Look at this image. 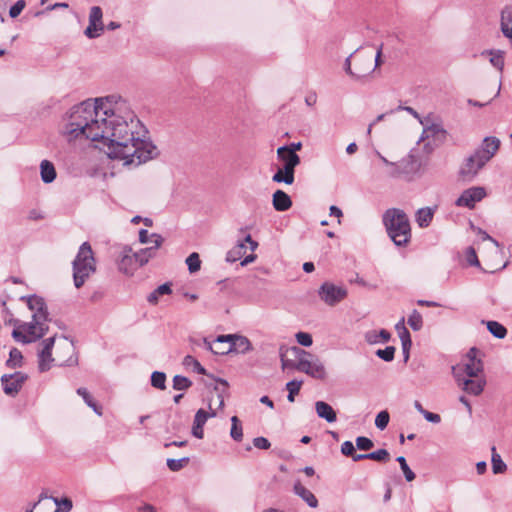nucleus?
I'll list each match as a JSON object with an SVG mask.
<instances>
[{
  "label": "nucleus",
  "mask_w": 512,
  "mask_h": 512,
  "mask_svg": "<svg viewBox=\"0 0 512 512\" xmlns=\"http://www.w3.org/2000/svg\"><path fill=\"white\" fill-rule=\"evenodd\" d=\"M487 329L494 337L498 339H503L507 334L506 328L497 321H488Z\"/></svg>",
  "instance_id": "nucleus-33"
},
{
  "label": "nucleus",
  "mask_w": 512,
  "mask_h": 512,
  "mask_svg": "<svg viewBox=\"0 0 512 512\" xmlns=\"http://www.w3.org/2000/svg\"><path fill=\"white\" fill-rule=\"evenodd\" d=\"M500 147V140L496 137H485L481 145L467 157L460 168V175L472 180L478 172L494 157Z\"/></svg>",
  "instance_id": "nucleus-3"
},
{
  "label": "nucleus",
  "mask_w": 512,
  "mask_h": 512,
  "mask_svg": "<svg viewBox=\"0 0 512 512\" xmlns=\"http://www.w3.org/2000/svg\"><path fill=\"white\" fill-rule=\"evenodd\" d=\"M27 378V375L20 371L12 374H4L1 377V382L5 394L15 396L20 391Z\"/></svg>",
  "instance_id": "nucleus-14"
},
{
  "label": "nucleus",
  "mask_w": 512,
  "mask_h": 512,
  "mask_svg": "<svg viewBox=\"0 0 512 512\" xmlns=\"http://www.w3.org/2000/svg\"><path fill=\"white\" fill-rule=\"evenodd\" d=\"M390 338L391 334L385 329H381L380 331L370 330L365 333V340L369 344L385 343L388 342Z\"/></svg>",
  "instance_id": "nucleus-27"
},
{
  "label": "nucleus",
  "mask_w": 512,
  "mask_h": 512,
  "mask_svg": "<svg viewBox=\"0 0 512 512\" xmlns=\"http://www.w3.org/2000/svg\"><path fill=\"white\" fill-rule=\"evenodd\" d=\"M192 386V381L182 375H175L173 377V389L175 390H187Z\"/></svg>",
  "instance_id": "nucleus-39"
},
{
  "label": "nucleus",
  "mask_w": 512,
  "mask_h": 512,
  "mask_svg": "<svg viewBox=\"0 0 512 512\" xmlns=\"http://www.w3.org/2000/svg\"><path fill=\"white\" fill-rule=\"evenodd\" d=\"M151 385L159 390L166 388V374L160 371H154L151 375Z\"/></svg>",
  "instance_id": "nucleus-37"
},
{
  "label": "nucleus",
  "mask_w": 512,
  "mask_h": 512,
  "mask_svg": "<svg viewBox=\"0 0 512 512\" xmlns=\"http://www.w3.org/2000/svg\"><path fill=\"white\" fill-rule=\"evenodd\" d=\"M290 351V349H285L284 347L280 348V360H281V367L283 370L286 369H295L297 370V362H294L292 360L286 359L285 354Z\"/></svg>",
  "instance_id": "nucleus-45"
},
{
  "label": "nucleus",
  "mask_w": 512,
  "mask_h": 512,
  "mask_svg": "<svg viewBox=\"0 0 512 512\" xmlns=\"http://www.w3.org/2000/svg\"><path fill=\"white\" fill-rule=\"evenodd\" d=\"M192 435L198 439H202L204 437V430L203 427L197 426L196 424H193L192 426Z\"/></svg>",
  "instance_id": "nucleus-63"
},
{
  "label": "nucleus",
  "mask_w": 512,
  "mask_h": 512,
  "mask_svg": "<svg viewBox=\"0 0 512 512\" xmlns=\"http://www.w3.org/2000/svg\"><path fill=\"white\" fill-rule=\"evenodd\" d=\"M40 175L44 183H51L56 179V170L52 162L42 160L40 163Z\"/></svg>",
  "instance_id": "nucleus-26"
},
{
  "label": "nucleus",
  "mask_w": 512,
  "mask_h": 512,
  "mask_svg": "<svg viewBox=\"0 0 512 512\" xmlns=\"http://www.w3.org/2000/svg\"><path fill=\"white\" fill-rule=\"evenodd\" d=\"M399 338L402 343H412L410 333L405 326H402V330L399 331Z\"/></svg>",
  "instance_id": "nucleus-61"
},
{
  "label": "nucleus",
  "mask_w": 512,
  "mask_h": 512,
  "mask_svg": "<svg viewBox=\"0 0 512 512\" xmlns=\"http://www.w3.org/2000/svg\"><path fill=\"white\" fill-rule=\"evenodd\" d=\"M277 158L282 162L283 167L273 175L272 180L277 183L291 185L294 182L295 167L300 164V157L297 153L289 151L286 147L277 149Z\"/></svg>",
  "instance_id": "nucleus-7"
},
{
  "label": "nucleus",
  "mask_w": 512,
  "mask_h": 512,
  "mask_svg": "<svg viewBox=\"0 0 512 512\" xmlns=\"http://www.w3.org/2000/svg\"><path fill=\"white\" fill-rule=\"evenodd\" d=\"M501 29L506 37L512 39V8H506L502 11Z\"/></svg>",
  "instance_id": "nucleus-28"
},
{
  "label": "nucleus",
  "mask_w": 512,
  "mask_h": 512,
  "mask_svg": "<svg viewBox=\"0 0 512 512\" xmlns=\"http://www.w3.org/2000/svg\"><path fill=\"white\" fill-rule=\"evenodd\" d=\"M183 363L186 366H193L194 371H196L198 374H206L205 368L193 356L187 355L184 358Z\"/></svg>",
  "instance_id": "nucleus-47"
},
{
  "label": "nucleus",
  "mask_w": 512,
  "mask_h": 512,
  "mask_svg": "<svg viewBox=\"0 0 512 512\" xmlns=\"http://www.w3.org/2000/svg\"><path fill=\"white\" fill-rule=\"evenodd\" d=\"M230 436L233 440L240 442L243 438V430L240 420L237 416L231 417Z\"/></svg>",
  "instance_id": "nucleus-32"
},
{
  "label": "nucleus",
  "mask_w": 512,
  "mask_h": 512,
  "mask_svg": "<svg viewBox=\"0 0 512 512\" xmlns=\"http://www.w3.org/2000/svg\"><path fill=\"white\" fill-rule=\"evenodd\" d=\"M77 394L81 396L84 402L98 415L102 416V407L99 406L92 396L89 394L86 388L80 387L77 389Z\"/></svg>",
  "instance_id": "nucleus-29"
},
{
  "label": "nucleus",
  "mask_w": 512,
  "mask_h": 512,
  "mask_svg": "<svg viewBox=\"0 0 512 512\" xmlns=\"http://www.w3.org/2000/svg\"><path fill=\"white\" fill-rule=\"evenodd\" d=\"M492 470L494 474L504 473L507 465L503 462L501 456L496 453L495 447L492 448Z\"/></svg>",
  "instance_id": "nucleus-34"
},
{
  "label": "nucleus",
  "mask_w": 512,
  "mask_h": 512,
  "mask_svg": "<svg viewBox=\"0 0 512 512\" xmlns=\"http://www.w3.org/2000/svg\"><path fill=\"white\" fill-rule=\"evenodd\" d=\"M389 420V413L386 410H383L377 414L375 418V426L380 430H384L387 427Z\"/></svg>",
  "instance_id": "nucleus-46"
},
{
  "label": "nucleus",
  "mask_w": 512,
  "mask_h": 512,
  "mask_svg": "<svg viewBox=\"0 0 512 512\" xmlns=\"http://www.w3.org/2000/svg\"><path fill=\"white\" fill-rule=\"evenodd\" d=\"M315 410L318 417L325 419L328 423H333L337 419L336 412L332 406L324 401H317L315 403Z\"/></svg>",
  "instance_id": "nucleus-24"
},
{
  "label": "nucleus",
  "mask_w": 512,
  "mask_h": 512,
  "mask_svg": "<svg viewBox=\"0 0 512 512\" xmlns=\"http://www.w3.org/2000/svg\"><path fill=\"white\" fill-rule=\"evenodd\" d=\"M355 452V446L351 441H345L341 445V453L345 456H351Z\"/></svg>",
  "instance_id": "nucleus-56"
},
{
  "label": "nucleus",
  "mask_w": 512,
  "mask_h": 512,
  "mask_svg": "<svg viewBox=\"0 0 512 512\" xmlns=\"http://www.w3.org/2000/svg\"><path fill=\"white\" fill-rule=\"evenodd\" d=\"M172 292L171 285L169 283H164L160 286H158L153 292H151L148 297L147 301L150 304H157L159 296L161 295H167Z\"/></svg>",
  "instance_id": "nucleus-30"
},
{
  "label": "nucleus",
  "mask_w": 512,
  "mask_h": 512,
  "mask_svg": "<svg viewBox=\"0 0 512 512\" xmlns=\"http://www.w3.org/2000/svg\"><path fill=\"white\" fill-rule=\"evenodd\" d=\"M490 62L494 67L502 70V68L504 66L503 52H501V51L491 52Z\"/></svg>",
  "instance_id": "nucleus-52"
},
{
  "label": "nucleus",
  "mask_w": 512,
  "mask_h": 512,
  "mask_svg": "<svg viewBox=\"0 0 512 512\" xmlns=\"http://www.w3.org/2000/svg\"><path fill=\"white\" fill-rule=\"evenodd\" d=\"M382 48H383V44H381L378 48H377V52H376V55H375V60H374V64H372V68H373V71L380 65L381 63V55H382Z\"/></svg>",
  "instance_id": "nucleus-64"
},
{
  "label": "nucleus",
  "mask_w": 512,
  "mask_h": 512,
  "mask_svg": "<svg viewBox=\"0 0 512 512\" xmlns=\"http://www.w3.org/2000/svg\"><path fill=\"white\" fill-rule=\"evenodd\" d=\"M190 459L189 457H183V458H180V459H167L166 461V464H167V467L173 471V472H177V471H180L181 469H183L188 463H189Z\"/></svg>",
  "instance_id": "nucleus-38"
},
{
  "label": "nucleus",
  "mask_w": 512,
  "mask_h": 512,
  "mask_svg": "<svg viewBox=\"0 0 512 512\" xmlns=\"http://www.w3.org/2000/svg\"><path fill=\"white\" fill-rule=\"evenodd\" d=\"M22 358V353L17 348H12L6 365L10 368H16L21 365Z\"/></svg>",
  "instance_id": "nucleus-43"
},
{
  "label": "nucleus",
  "mask_w": 512,
  "mask_h": 512,
  "mask_svg": "<svg viewBox=\"0 0 512 512\" xmlns=\"http://www.w3.org/2000/svg\"><path fill=\"white\" fill-rule=\"evenodd\" d=\"M295 338L297 343L301 346L310 347L313 344L312 336L307 332H298L296 333Z\"/></svg>",
  "instance_id": "nucleus-49"
},
{
  "label": "nucleus",
  "mask_w": 512,
  "mask_h": 512,
  "mask_svg": "<svg viewBox=\"0 0 512 512\" xmlns=\"http://www.w3.org/2000/svg\"><path fill=\"white\" fill-rule=\"evenodd\" d=\"M95 271L93 251L88 242H84L73 261V278L76 288H80Z\"/></svg>",
  "instance_id": "nucleus-6"
},
{
  "label": "nucleus",
  "mask_w": 512,
  "mask_h": 512,
  "mask_svg": "<svg viewBox=\"0 0 512 512\" xmlns=\"http://www.w3.org/2000/svg\"><path fill=\"white\" fill-rule=\"evenodd\" d=\"M186 264L190 273H196L200 270L201 260L198 253L193 252L186 258Z\"/></svg>",
  "instance_id": "nucleus-40"
},
{
  "label": "nucleus",
  "mask_w": 512,
  "mask_h": 512,
  "mask_svg": "<svg viewBox=\"0 0 512 512\" xmlns=\"http://www.w3.org/2000/svg\"><path fill=\"white\" fill-rule=\"evenodd\" d=\"M486 196V191L483 187H471L462 192L455 204L458 207L474 208L475 204L481 201Z\"/></svg>",
  "instance_id": "nucleus-15"
},
{
  "label": "nucleus",
  "mask_w": 512,
  "mask_h": 512,
  "mask_svg": "<svg viewBox=\"0 0 512 512\" xmlns=\"http://www.w3.org/2000/svg\"><path fill=\"white\" fill-rule=\"evenodd\" d=\"M115 96L86 100L73 106L64 126L70 139L83 137L102 144L107 156L139 166L156 155V146L145 138L140 121Z\"/></svg>",
  "instance_id": "nucleus-1"
},
{
  "label": "nucleus",
  "mask_w": 512,
  "mask_h": 512,
  "mask_svg": "<svg viewBox=\"0 0 512 512\" xmlns=\"http://www.w3.org/2000/svg\"><path fill=\"white\" fill-rule=\"evenodd\" d=\"M351 57H352V54L349 55L345 59V62H344V70H345V72L348 75H350L356 81H364L373 72L372 56L371 55H366V59H365L366 68L365 69H357V70H354V68H352V66H351Z\"/></svg>",
  "instance_id": "nucleus-17"
},
{
  "label": "nucleus",
  "mask_w": 512,
  "mask_h": 512,
  "mask_svg": "<svg viewBox=\"0 0 512 512\" xmlns=\"http://www.w3.org/2000/svg\"><path fill=\"white\" fill-rule=\"evenodd\" d=\"M453 368H459L465 377L477 378L483 372V363L481 360H471Z\"/></svg>",
  "instance_id": "nucleus-20"
},
{
  "label": "nucleus",
  "mask_w": 512,
  "mask_h": 512,
  "mask_svg": "<svg viewBox=\"0 0 512 512\" xmlns=\"http://www.w3.org/2000/svg\"><path fill=\"white\" fill-rule=\"evenodd\" d=\"M118 267L121 272L132 275L135 270L142 266L138 263L136 252H133L131 247L125 246L121 252Z\"/></svg>",
  "instance_id": "nucleus-16"
},
{
  "label": "nucleus",
  "mask_w": 512,
  "mask_h": 512,
  "mask_svg": "<svg viewBox=\"0 0 512 512\" xmlns=\"http://www.w3.org/2000/svg\"><path fill=\"white\" fill-rule=\"evenodd\" d=\"M500 87L501 86L499 84L498 87H497L496 93L490 99H488L486 102H479V101H476V100L468 99V104L472 105V106H475V107H484L485 105L489 104L495 97H497L499 95Z\"/></svg>",
  "instance_id": "nucleus-57"
},
{
  "label": "nucleus",
  "mask_w": 512,
  "mask_h": 512,
  "mask_svg": "<svg viewBox=\"0 0 512 512\" xmlns=\"http://www.w3.org/2000/svg\"><path fill=\"white\" fill-rule=\"evenodd\" d=\"M253 445L258 449H269L271 444L269 440L265 437H256L253 439Z\"/></svg>",
  "instance_id": "nucleus-55"
},
{
  "label": "nucleus",
  "mask_w": 512,
  "mask_h": 512,
  "mask_svg": "<svg viewBox=\"0 0 512 512\" xmlns=\"http://www.w3.org/2000/svg\"><path fill=\"white\" fill-rule=\"evenodd\" d=\"M435 209L431 207L420 208L415 215V220L419 227L426 228L433 220Z\"/></svg>",
  "instance_id": "nucleus-25"
},
{
  "label": "nucleus",
  "mask_w": 512,
  "mask_h": 512,
  "mask_svg": "<svg viewBox=\"0 0 512 512\" xmlns=\"http://www.w3.org/2000/svg\"><path fill=\"white\" fill-rule=\"evenodd\" d=\"M139 241L143 244L153 245L151 234H149L148 231L145 229H141L139 231Z\"/></svg>",
  "instance_id": "nucleus-60"
},
{
  "label": "nucleus",
  "mask_w": 512,
  "mask_h": 512,
  "mask_svg": "<svg viewBox=\"0 0 512 512\" xmlns=\"http://www.w3.org/2000/svg\"><path fill=\"white\" fill-rule=\"evenodd\" d=\"M55 343V337H49L42 340L37 349L38 369L40 372H46L51 369L52 364L56 362L52 356V349Z\"/></svg>",
  "instance_id": "nucleus-13"
},
{
  "label": "nucleus",
  "mask_w": 512,
  "mask_h": 512,
  "mask_svg": "<svg viewBox=\"0 0 512 512\" xmlns=\"http://www.w3.org/2000/svg\"><path fill=\"white\" fill-rule=\"evenodd\" d=\"M55 359L58 366L78 365V357L74 344L66 338L59 341L56 347Z\"/></svg>",
  "instance_id": "nucleus-11"
},
{
  "label": "nucleus",
  "mask_w": 512,
  "mask_h": 512,
  "mask_svg": "<svg viewBox=\"0 0 512 512\" xmlns=\"http://www.w3.org/2000/svg\"><path fill=\"white\" fill-rule=\"evenodd\" d=\"M230 352H237L245 354L252 350V345L249 339L241 335H231L229 339Z\"/></svg>",
  "instance_id": "nucleus-21"
},
{
  "label": "nucleus",
  "mask_w": 512,
  "mask_h": 512,
  "mask_svg": "<svg viewBox=\"0 0 512 512\" xmlns=\"http://www.w3.org/2000/svg\"><path fill=\"white\" fill-rule=\"evenodd\" d=\"M452 373L457 385L466 393L478 396L483 392L486 385V380L483 377H465L463 373H460L459 368H452Z\"/></svg>",
  "instance_id": "nucleus-10"
},
{
  "label": "nucleus",
  "mask_w": 512,
  "mask_h": 512,
  "mask_svg": "<svg viewBox=\"0 0 512 512\" xmlns=\"http://www.w3.org/2000/svg\"><path fill=\"white\" fill-rule=\"evenodd\" d=\"M368 459L378 462H387L390 459V454L386 449H378L368 453Z\"/></svg>",
  "instance_id": "nucleus-44"
},
{
  "label": "nucleus",
  "mask_w": 512,
  "mask_h": 512,
  "mask_svg": "<svg viewBox=\"0 0 512 512\" xmlns=\"http://www.w3.org/2000/svg\"><path fill=\"white\" fill-rule=\"evenodd\" d=\"M247 246L243 242H239L233 249H231L226 256V260L228 262H236L241 259L242 256L246 253Z\"/></svg>",
  "instance_id": "nucleus-31"
},
{
  "label": "nucleus",
  "mask_w": 512,
  "mask_h": 512,
  "mask_svg": "<svg viewBox=\"0 0 512 512\" xmlns=\"http://www.w3.org/2000/svg\"><path fill=\"white\" fill-rule=\"evenodd\" d=\"M53 502L59 506V507H62L63 508V511L64 512H69L71 509H72V501L68 498H63L61 500H59L58 498H55V497H50Z\"/></svg>",
  "instance_id": "nucleus-54"
},
{
  "label": "nucleus",
  "mask_w": 512,
  "mask_h": 512,
  "mask_svg": "<svg viewBox=\"0 0 512 512\" xmlns=\"http://www.w3.org/2000/svg\"><path fill=\"white\" fill-rule=\"evenodd\" d=\"M302 384V380H291L286 383V389L288 391L287 399L289 402L295 401V396L299 393Z\"/></svg>",
  "instance_id": "nucleus-36"
},
{
  "label": "nucleus",
  "mask_w": 512,
  "mask_h": 512,
  "mask_svg": "<svg viewBox=\"0 0 512 512\" xmlns=\"http://www.w3.org/2000/svg\"><path fill=\"white\" fill-rule=\"evenodd\" d=\"M407 322L414 331H419L423 326L422 316L417 310L412 311Z\"/></svg>",
  "instance_id": "nucleus-41"
},
{
  "label": "nucleus",
  "mask_w": 512,
  "mask_h": 512,
  "mask_svg": "<svg viewBox=\"0 0 512 512\" xmlns=\"http://www.w3.org/2000/svg\"><path fill=\"white\" fill-rule=\"evenodd\" d=\"M98 25L94 24L92 25L90 22H89V25L87 26V28L85 29L84 31V34L89 38V39H94V38H97L101 35V33L104 31V30H100L98 29Z\"/></svg>",
  "instance_id": "nucleus-53"
},
{
  "label": "nucleus",
  "mask_w": 512,
  "mask_h": 512,
  "mask_svg": "<svg viewBox=\"0 0 512 512\" xmlns=\"http://www.w3.org/2000/svg\"><path fill=\"white\" fill-rule=\"evenodd\" d=\"M355 443H356V447L359 450H364V451L370 450L374 446L373 441L365 436L357 437L355 440Z\"/></svg>",
  "instance_id": "nucleus-50"
},
{
  "label": "nucleus",
  "mask_w": 512,
  "mask_h": 512,
  "mask_svg": "<svg viewBox=\"0 0 512 512\" xmlns=\"http://www.w3.org/2000/svg\"><path fill=\"white\" fill-rule=\"evenodd\" d=\"M396 461L399 463L400 468L405 476L406 481L411 482L415 479V473L408 466L406 459L404 456H399L396 458Z\"/></svg>",
  "instance_id": "nucleus-42"
},
{
  "label": "nucleus",
  "mask_w": 512,
  "mask_h": 512,
  "mask_svg": "<svg viewBox=\"0 0 512 512\" xmlns=\"http://www.w3.org/2000/svg\"><path fill=\"white\" fill-rule=\"evenodd\" d=\"M272 204L276 211L284 212L291 208L292 200L287 193L277 190L273 194Z\"/></svg>",
  "instance_id": "nucleus-22"
},
{
  "label": "nucleus",
  "mask_w": 512,
  "mask_h": 512,
  "mask_svg": "<svg viewBox=\"0 0 512 512\" xmlns=\"http://www.w3.org/2000/svg\"><path fill=\"white\" fill-rule=\"evenodd\" d=\"M26 7L25 0H18L13 6L10 7L9 16L11 18L18 17Z\"/></svg>",
  "instance_id": "nucleus-51"
},
{
  "label": "nucleus",
  "mask_w": 512,
  "mask_h": 512,
  "mask_svg": "<svg viewBox=\"0 0 512 512\" xmlns=\"http://www.w3.org/2000/svg\"><path fill=\"white\" fill-rule=\"evenodd\" d=\"M387 233L396 246H406L411 239V228L407 215L401 209L390 208L383 215Z\"/></svg>",
  "instance_id": "nucleus-5"
},
{
  "label": "nucleus",
  "mask_w": 512,
  "mask_h": 512,
  "mask_svg": "<svg viewBox=\"0 0 512 512\" xmlns=\"http://www.w3.org/2000/svg\"><path fill=\"white\" fill-rule=\"evenodd\" d=\"M479 235L481 236L482 240H489L491 241L496 248H500V244L497 240H495L494 238H492L489 234H487L485 231L479 229Z\"/></svg>",
  "instance_id": "nucleus-62"
},
{
  "label": "nucleus",
  "mask_w": 512,
  "mask_h": 512,
  "mask_svg": "<svg viewBox=\"0 0 512 512\" xmlns=\"http://www.w3.org/2000/svg\"><path fill=\"white\" fill-rule=\"evenodd\" d=\"M151 238L153 245L136 252L138 256V263H140L141 266H144L152 257L155 256L157 249L164 241L163 237L156 233L151 234Z\"/></svg>",
  "instance_id": "nucleus-18"
},
{
  "label": "nucleus",
  "mask_w": 512,
  "mask_h": 512,
  "mask_svg": "<svg viewBox=\"0 0 512 512\" xmlns=\"http://www.w3.org/2000/svg\"><path fill=\"white\" fill-rule=\"evenodd\" d=\"M423 417L428 421V422H431V423H434V424H438L441 422V417L439 414H436V413H432V412H429V411H425L424 414H423Z\"/></svg>",
  "instance_id": "nucleus-59"
},
{
  "label": "nucleus",
  "mask_w": 512,
  "mask_h": 512,
  "mask_svg": "<svg viewBox=\"0 0 512 512\" xmlns=\"http://www.w3.org/2000/svg\"><path fill=\"white\" fill-rule=\"evenodd\" d=\"M318 295L325 304L334 306L346 298L347 290L343 286L324 282L318 290Z\"/></svg>",
  "instance_id": "nucleus-12"
},
{
  "label": "nucleus",
  "mask_w": 512,
  "mask_h": 512,
  "mask_svg": "<svg viewBox=\"0 0 512 512\" xmlns=\"http://www.w3.org/2000/svg\"><path fill=\"white\" fill-rule=\"evenodd\" d=\"M467 262L471 266H478L479 265V261H478L476 252H475L474 248H472V247H469L467 249Z\"/></svg>",
  "instance_id": "nucleus-58"
},
{
  "label": "nucleus",
  "mask_w": 512,
  "mask_h": 512,
  "mask_svg": "<svg viewBox=\"0 0 512 512\" xmlns=\"http://www.w3.org/2000/svg\"><path fill=\"white\" fill-rule=\"evenodd\" d=\"M294 493L298 495L303 501H305L308 506L311 508H316L318 506V500L315 495L305 488L300 481H296L293 487Z\"/></svg>",
  "instance_id": "nucleus-23"
},
{
  "label": "nucleus",
  "mask_w": 512,
  "mask_h": 512,
  "mask_svg": "<svg viewBox=\"0 0 512 512\" xmlns=\"http://www.w3.org/2000/svg\"><path fill=\"white\" fill-rule=\"evenodd\" d=\"M229 339H231V335H220L213 343L205 340V345L212 353L225 355L230 353Z\"/></svg>",
  "instance_id": "nucleus-19"
},
{
  "label": "nucleus",
  "mask_w": 512,
  "mask_h": 512,
  "mask_svg": "<svg viewBox=\"0 0 512 512\" xmlns=\"http://www.w3.org/2000/svg\"><path fill=\"white\" fill-rule=\"evenodd\" d=\"M374 155L385 166V176L390 179L411 182L419 176L420 164L414 155L409 154L396 162L389 161L377 150Z\"/></svg>",
  "instance_id": "nucleus-4"
},
{
  "label": "nucleus",
  "mask_w": 512,
  "mask_h": 512,
  "mask_svg": "<svg viewBox=\"0 0 512 512\" xmlns=\"http://www.w3.org/2000/svg\"><path fill=\"white\" fill-rule=\"evenodd\" d=\"M394 354H395V347L393 346H387L386 348L384 349H378L376 351V355L386 361V362H390L394 359Z\"/></svg>",
  "instance_id": "nucleus-48"
},
{
  "label": "nucleus",
  "mask_w": 512,
  "mask_h": 512,
  "mask_svg": "<svg viewBox=\"0 0 512 512\" xmlns=\"http://www.w3.org/2000/svg\"><path fill=\"white\" fill-rule=\"evenodd\" d=\"M102 17H103V13H102V9L99 7V6H93L91 9H90V14H89V22L94 25H98V29L100 30H104V24L102 22Z\"/></svg>",
  "instance_id": "nucleus-35"
},
{
  "label": "nucleus",
  "mask_w": 512,
  "mask_h": 512,
  "mask_svg": "<svg viewBox=\"0 0 512 512\" xmlns=\"http://www.w3.org/2000/svg\"><path fill=\"white\" fill-rule=\"evenodd\" d=\"M217 385L215 386L214 390L217 392V400L214 403L213 399H210L208 407L209 412L199 409L195 416L193 424H196L197 426L204 427L206 421L209 418H213L217 415L216 410L222 409L224 406V394L227 392L228 389V382L224 379H217L216 380Z\"/></svg>",
  "instance_id": "nucleus-9"
},
{
  "label": "nucleus",
  "mask_w": 512,
  "mask_h": 512,
  "mask_svg": "<svg viewBox=\"0 0 512 512\" xmlns=\"http://www.w3.org/2000/svg\"><path fill=\"white\" fill-rule=\"evenodd\" d=\"M26 299L27 305L33 311V320L31 323H24L12 332V336L16 341L23 343H31L43 337L48 331V311L44 299L42 297L31 295L23 297Z\"/></svg>",
  "instance_id": "nucleus-2"
},
{
  "label": "nucleus",
  "mask_w": 512,
  "mask_h": 512,
  "mask_svg": "<svg viewBox=\"0 0 512 512\" xmlns=\"http://www.w3.org/2000/svg\"><path fill=\"white\" fill-rule=\"evenodd\" d=\"M290 352L298 359L297 371L303 372L312 378L324 379L326 376L325 367L319 359L308 360L307 357L312 355L296 346L290 348Z\"/></svg>",
  "instance_id": "nucleus-8"
}]
</instances>
